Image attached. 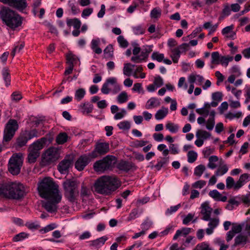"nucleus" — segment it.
Listing matches in <instances>:
<instances>
[{
	"label": "nucleus",
	"mask_w": 250,
	"mask_h": 250,
	"mask_svg": "<svg viewBox=\"0 0 250 250\" xmlns=\"http://www.w3.org/2000/svg\"><path fill=\"white\" fill-rule=\"evenodd\" d=\"M233 60L232 57L229 56H221V58L220 61V64H221L223 66L227 67L228 65L229 62Z\"/></svg>",
	"instance_id": "4d7b16f0"
},
{
	"label": "nucleus",
	"mask_w": 250,
	"mask_h": 250,
	"mask_svg": "<svg viewBox=\"0 0 250 250\" xmlns=\"http://www.w3.org/2000/svg\"><path fill=\"white\" fill-rule=\"evenodd\" d=\"M235 183L233 178L229 176L226 179V187L228 189L233 188L234 189Z\"/></svg>",
	"instance_id": "bf43d9fd"
},
{
	"label": "nucleus",
	"mask_w": 250,
	"mask_h": 250,
	"mask_svg": "<svg viewBox=\"0 0 250 250\" xmlns=\"http://www.w3.org/2000/svg\"><path fill=\"white\" fill-rule=\"evenodd\" d=\"M3 78L5 82L6 86H8L10 84L11 77L9 70L6 67L4 68L2 71Z\"/></svg>",
	"instance_id": "2f4dec72"
},
{
	"label": "nucleus",
	"mask_w": 250,
	"mask_h": 250,
	"mask_svg": "<svg viewBox=\"0 0 250 250\" xmlns=\"http://www.w3.org/2000/svg\"><path fill=\"white\" fill-rule=\"evenodd\" d=\"M24 133L27 137V139L30 140L35 137H38L40 136V134L38 130L36 129H32L30 131H25Z\"/></svg>",
	"instance_id": "4c0bfd02"
},
{
	"label": "nucleus",
	"mask_w": 250,
	"mask_h": 250,
	"mask_svg": "<svg viewBox=\"0 0 250 250\" xmlns=\"http://www.w3.org/2000/svg\"><path fill=\"white\" fill-rule=\"evenodd\" d=\"M153 45L144 46L142 51L141 52L142 56H144L147 60L149 53L152 51Z\"/></svg>",
	"instance_id": "79ce46f5"
},
{
	"label": "nucleus",
	"mask_w": 250,
	"mask_h": 250,
	"mask_svg": "<svg viewBox=\"0 0 250 250\" xmlns=\"http://www.w3.org/2000/svg\"><path fill=\"white\" fill-rule=\"evenodd\" d=\"M58 188V186L50 177L44 178L38 184V190L42 198L56 197L58 202L62 199Z\"/></svg>",
	"instance_id": "f03ea898"
},
{
	"label": "nucleus",
	"mask_w": 250,
	"mask_h": 250,
	"mask_svg": "<svg viewBox=\"0 0 250 250\" xmlns=\"http://www.w3.org/2000/svg\"><path fill=\"white\" fill-rule=\"evenodd\" d=\"M25 194L24 187L20 183H8L0 187V195L7 198L20 199Z\"/></svg>",
	"instance_id": "7ed1b4c3"
},
{
	"label": "nucleus",
	"mask_w": 250,
	"mask_h": 250,
	"mask_svg": "<svg viewBox=\"0 0 250 250\" xmlns=\"http://www.w3.org/2000/svg\"><path fill=\"white\" fill-rule=\"evenodd\" d=\"M161 15V10L160 8H155L153 9L150 13V16L152 18L157 19Z\"/></svg>",
	"instance_id": "052dcab7"
},
{
	"label": "nucleus",
	"mask_w": 250,
	"mask_h": 250,
	"mask_svg": "<svg viewBox=\"0 0 250 250\" xmlns=\"http://www.w3.org/2000/svg\"><path fill=\"white\" fill-rule=\"evenodd\" d=\"M115 163V157L108 155L102 160L96 161L93 168L97 172L103 173L110 169Z\"/></svg>",
	"instance_id": "0eeeda50"
},
{
	"label": "nucleus",
	"mask_w": 250,
	"mask_h": 250,
	"mask_svg": "<svg viewBox=\"0 0 250 250\" xmlns=\"http://www.w3.org/2000/svg\"><path fill=\"white\" fill-rule=\"evenodd\" d=\"M168 108L165 107H162V108L158 110L155 114V118L157 120H160L164 119L168 114Z\"/></svg>",
	"instance_id": "a878e982"
},
{
	"label": "nucleus",
	"mask_w": 250,
	"mask_h": 250,
	"mask_svg": "<svg viewBox=\"0 0 250 250\" xmlns=\"http://www.w3.org/2000/svg\"><path fill=\"white\" fill-rule=\"evenodd\" d=\"M208 194L216 201L226 202L227 199V197L226 196H222V194L216 189L210 191Z\"/></svg>",
	"instance_id": "5701e85b"
},
{
	"label": "nucleus",
	"mask_w": 250,
	"mask_h": 250,
	"mask_svg": "<svg viewBox=\"0 0 250 250\" xmlns=\"http://www.w3.org/2000/svg\"><path fill=\"white\" fill-rule=\"evenodd\" d=\"M100 42V39H97L92 40L91 43V49L95 53L97 54H100L102 52V49L99 47Z\"/></svg>",
	"instance_id": "cd10ccee"
},
{
	"label": "nucleus",
	"mask_w": 250,
	"mask_h": 250,
	"mask_svg": "<svg viewBox=\"0 0 250 250\" xmlns=\"http://www.w3.org/2000/svg\"><path fill=\"white\" fill-rule=\"evenodd\" d=\"M131 61L136 63H140L143 62H146V60L142 56V54L140 55H133L131 58Z\"/></svg>",
	"instance_id": "8fccbe9b"
},
{
	"label": "nucleus",
	"mask_w": 250,
	"mask_h": 250,
	"mask_svg": "<svg viewBox=\"0 0 250 250\" xmlns=\"http://www.w3.org/2000/svg\"><path fill=\"white\" fill-rule=\"evenodd\" d=\"M59 157L58 149L55 147H50L42 155L41 165L43 167L48 166L57 161Z\"/></svg>",
	"instance_id": "1a4fd4ad"
},
{
	"label": "nucleus",
	"mask_w": 250,
	"mask_h": 250,
	"mask_svg": "<svg viewBox=\"0 0 250 250\" xmlns=\"http://www.w3.org/2000/svg\"><path fill=\"white\" fill-rule=\"evenodd\" d=\"M91 193L90 190L86 187L83 184L82 186L81 190V195L83 197H87Z\"/></svg>",
	"instance_id": "6e6d98bb"
},
{
	"label": "nucleus",
	"mask_w": 250,
	"mask_h": 250,
	"mask_svg": "<svg viewBox=\"0 0 250 250\" xmlns=\"http://www.w3.org/2000/svg\"><path fill=\"white\" fill-rule=\"evenodd\" d=\"M66 60L68 64L72 65L73 66H74V64L78 62L77 57L72 53H69L67 55Z\"/></svg>",
	"instance_id": "49530a36"
},
{
	"label": "nucleus",
	"mask_w": 250,
	"mask_h": 250,
	"mask_svg": "<svg viewBox=\"0 0 250 250\" xmlns=\"http://www.w3.org/2000/svg\"><path fill=\"white\" fill-rule=\"evenodd\" d=\"M200 208V213L202 215V219L207 221L209 220L212 211V208L209 206V204L207 202L203 203Z\"/></svg>",
	"instance_id": "dca6fc26"
},
{
	"label": "nucleus",
	"mask_w": 250,
	"mask_h": 250,
	"mask_svg": "<svg viewBox=\"0 0 250 250\" xmlns=\"http://www.w3.org/2000/svg\"><path fill=\"white\" fill-rule=\"evenodd\" d=\"M151 57L153 60H156L158 62H161L164 59V54L156 51L153 52Z\"/></svg>",
	"instance_id": "603ef678"
},
{
	"label": "nucleus",
	"mask_w": 250,
	"mask_h": 250,
	"mask_svg": "<svg viewBox=\"0 0 250 250\" xmlns=\"http://www.w3.org/2000/svg\"><path fill=\"white\" fill-rule=\"evenodd\" d=\"M49 200L43 203L42 206L44 208L49 212H54L57 210V204L61 201H57V198L56 197L44 198Z\"/></svg>",
	"instance_id": "ddd939ff"
},
{
	"label": "nucleus",
	"mask_w": 250,
	"mask_h": 250,
	"mask_svg": "<svg viewBox=\"0 0 250 250\" xmlns=\"http://www.w3.org/2000/svg\"><path fill=\"white\" fill-rule=\"evenodd\" d=\"M166 127L172 133H177L179 129V126L178 125L172 123H167L166 125Z\"/></svg>",
	"instance_id": "58836bf2"
},
{
	"label": "nucleus",
	"mask_w": 250,
	"mask_h": 250,
	"mask_svg": "<svg viewBox=\"0 0 250 250\" xmlns=\"http://www.w3.org/2000/svg\"><path fill=\"white\" fill-rule=\"evenodd\" d=\"M67 134L65 132H62L58 135L56 141L58 144H63L67 141Z\"/></svg>",
	"instance_id": "f704fd0d"
},
{
	"label": "nucleus",
	"mask_w": 250,
	"mask_h": 250,
	"mask_svg": "<svg viewBox=\"0 0 250 250\" xmlns=\"http://www.w3.org/2000/svg\"><path fill=\"white\" fill-rule=\"evenodd\" d=\"M206 170V167L203 165H200L194 168V174L200 177L203 174V172Z\"/></svg>",
	"instance_id": "37998d69"
},
{
	"label": "nucleus",
	"mask_w": 250,
	"mask_h": 250,
	"mask_svg": "<svg viewBox=\"0 0 250 250\" xmlns=\"http://www.w3.org/2000/svg\"><path fill=\"white\" fill-rule=\"evenodd\" d=\"M215 112L214 110L211 111L209 113V117L206 122V128L209 130L213 129L215 125L214 117Z\"/></svg>",
	"instance_id": "393cba45"
},
{
	"label": "nucleus",
	"mask_w": 250,
	"mask_h": 250,
	"mask_svg": "<svg viewBox=\"0 0 250 250\" xmlns=\"http://www.w3.org/2000/svg\"><path fill=\"white\" fill-rule=\"evenodd\" d=\"M192 229L190 228H182L181 229L177 230L175 235L173 236L174 240H177L179 237L183 236L186 237L192 231Z\"/></svg>",
	"instance_id": "412c9836"
},
{
	"label": "nucleus",
	"mask_w": 250,
	"mask_h": 250,
	"mask_svg": "<svg viewBox=\"0 0 250 250\" xmlns=\"http://www.w3.org/2000/svg\"><path fill=\"white\" fill-rule=\"evenodd\" d=\"M0 17L3 23L12 29L21 26L22 18L14 11L7 7H3L0 11Z\"/></svg>",
	"instance_id": "20e7f679"
},
{
	"label": "nucleus",
	"mask_w": 250,
	"mask_h": 250,
	"mask_svg": "<svg viewBox=\"0 0 250 250\" xmlns=\"http://www.w3.org/2000/svg\"><path fill=\"white\" fill-rule=\"evenodd\" d=\"M229 170L227 165L225 164L218 168L215 172V175L217 176H222L228 172Z\"/></svg>",
	"instance_id": "09e8293b"
},
{
	"label": "nucleus",
	"mask_w": 250,
	"mask_h": 250,
	"mask_svg": "<svg viewBox=\"0 0 250 250\" xmlns=\"http://www.w3.org/2000/svg\"><path fill=\"white\" fill-rule=\"evenodd\" d=\"M218 161V158L215 155L211 156L208 159V167L211 169H214L217 166L215 163Z\"/></svg>",
	"instance_id": "ea45409f"
},
{
	"label": "nucleus",
	"mask_w": 250,
	"mask_h": 250,
	"mask_svg": "<svg viewBox=\"0 0 250 250\" xmlns=\"http://www.w3.org/2000/svg\"><path fill=\"white\" fill-rule=\"evenodd\" d=\"M171 54L170 57L172 59L173 62L177 63L178 62L180 57L181 50L177 48H171L170 49Z\"/></svg>",
	"instance_id": "c756f323"
},
{
	"label": "nucleus",
	"mask_w": 250,
	"mask_h": 250,
	"mask_svg": "<svg viewBox=\"0 0 250 250\" xmlns=\"http://www.w3.org/2000/svg\"><path fill=\"white\" fill-rule=\"evenodd\" d=\"M234 246H244L248 242V237L242 234L237 235L234 239Z\"/></svg>",
	"instance_id": "b1692460"
},
{
	"label": "nucleus",
	"mask_w": 250,
	"mask_h": 250,
	"mask_svg": "<svg viewBox=\"0 0 250 250\" xmlns=\"http://www.w3.org/2000/svg\"><path fill=\"white\" fill-rule=\"evenodd\" d=\"M181 205L180 204L177 205L176 206H171L169 208H167L166 211V214L167 215H170L173 213L176 212L178 209L181 208Z\"/></svg>",
	"instance_id": "13d9d810"
},
{
	"label": "nucleus",
	"mask_w": 250,
	"mask_h": 250,
	"mask_svg": "<svg viewBox=\"0 0 250 250\" xmlns=\"http://www.w3.org/2000/svg\"><path fill=\"white\" fill-rule=\"evenodd\" d=\"M105 57L112 59L113 58V47L111 44L108 45L104 50Z\"/></svg>",
	"instance_id": "c03bdc74"
},
{
	"label": "nucleus",
	"mask_w": 250,
	"mask_h": 250,
	"mask_svg": "<svg viewBox=\"0 0 250 250\" xmlns=\"http://www.w3.org/2000/svg\"><path fill=\"white\" fill-rule=\"evenodd\" d=\"M190 243H192V245L195 244L194 236H188L187 237L185 240L183 241L182 245L185 247H188Z\"/></svg>",
	"instance_id": "0e129e2a"
},
{
	"label": "nucleus",
	"mask_w": 250,
	"mask_h": 250,
	"mask_svg": "<svg viewBox=\"0 0 250 250\" xmlns=\"http://www.w3.org/2000/svg\"><path fill=\"white\" fill-rule=\"evenodd\" d=\"M68 5L70 8L72 13L73 15L78 14L80 12V10L78 6L76 0H69Z\"/></svg>",
	"instance_id": "bb28decb"
},
{
	"label": "nucleus",
	"mask_w": 250,
	"mask_h": 250,
	"mask_svg": "<svg viewBox=\"0 0 250 250\" xmlns=\"http://www.w3.org/2000/svg\"><path fill=\"white\" fill-rule=\"evenodd\" d=\"M107 240V237L103 236L96 240L90 241V246L95 247L96 248L100 247L103 245Z\"/></svg>",
	"instance_id": "c85d7f7f"
},
{
	"label": "nucleus",
	"mask_w": 250,
	"mask_h": 250,
	"mask_svg": "<svg viewBox=\"0 0 250 250\" xmlns=\"http://www.w3.org/2000/svg\"><path fill=\"white\" fill-rule=\"evenodd\" d=\"M117 168L120 170L125 172L129 170H135L137 169V167L134 163L131 162L126 161H121L117 165Z\"/></svg>",
	"instance_id": "f3484780"
},
{
	"label": "nucleus",
	"mask_w": 250,
	"mask_h": 250,
	"mask_svg": "<svg viewBox=\"0 0 250 250\" xmlns=\"http://www.w3.org/2000/svg\"><path fill=\"white\" fill-rule=\"evenodd\" d=\"M72 165V160L64 159L61 161L58 166L59 171L62 174L67 172L68 170Z\"/></svg>",
	"instance_id": "6ab92c4d"
},
{
	"label": "nucleus",
	"mask_w": 250,
	"mask_h": 250,
	"mask_svg": "<svg viewBox=\"0 0 250 250\" xmlns=\"http://www.w3.org/2000/svg\"><path fill=\"white\" fill-rule=\"evenodd\" d=\"M134 65H132L130 63H125L123 68V73L125 75L129 76L131 75L132 71L131 67H134Z\"/></svg>",
	"instance_id": "a18cd8bd"
},
{
	"label": "nucleus",
	"mask_w": 250,
	"mask_h": 250,
	"mask_svg": "<svg viewBox=\"0 0 250 250\" xmlns=\"http://www.w3.org/2000/svg\"><path fill=\"white\" fill-rule=\"evenodd\" d=\"M65 191V196L70 202H74L78 194V184L77 182L67 180L63 184Z\"/></svg>",
	"instance_id": "423d86ee"
},
{
	"label": "nucleus",
	"mask_w": 250,
	"mask_h": 250,
	"mask_svg": "<svg viewBox=\"0 0 250 250\" xmlns=\"http://www.w3.org/2000/svg\"><path fill=\"white\" fill-rule=\"evenodd\" d=\"M128 98L127 93L125 91L122 92L117 98V101L120 104L125 103L128 101Z\"/></svg>",
	"instance_id": "de8ad7c7"
},
{
	"label": "nucleus",
	"mask_w": 250,
	"mask_h": 250,
	"mask_svg": "<svg viewBox=\"0 0 250 250\" xmlns=\"http://www.w3.org/2000/svg\"><path fill=\"white\" fill-rule=\"evenodd\" d=\"M0 1L15 7L20 11L23 10L27 6L26 0H0Z\"/></svg>",
	"instance_id": "4468645a"
},
{
	"label": "nucleus",
	"mask_w": 250,
	"mask_h": 250,
	"mask_svg": "<svg viewBox=\"0 0 250 250\" xmlns=\"http://www.w3.org/2000/svg\"><path fill=\"white\" fill-rule=\"evenodd\" d=\"M121 90V86L117 82V79L114 77L108 78L103 84L101 92L104 94H108L110 92L116 94Z\"/></svg>",
	"instance_id": "9d476101"
},
{
	"label": "nucleus",
	"mask_w": 250,
	"mask_h": 250,
	"mask_svg": "<svg viewBox=\"0 0 250 250\" xmlns=\"http://www.w3.org/2000/svg\"><path fill=\"white\" fill-rule=\"evenodd\" d=\"M80 108L83 113H89L92 111L93 105L88 103L83 104L80 105Z\"/></svg>",
	"instance_id": "c9c22d12"
},
{
	"label": "nucleus",
	"mask_w": 250,
	"mask_h": 250,
	"mask_svg": "<svg viewBox=\"0 0 250 250\" xmlns=\"http://www.w3.org/2000/svg\"><path fill=\"white\" fill-rule=\"evenodd\" d=\"M196 136L198 138H201L202 140H206L211 136V134L203 130H198L196 133Z\"/></svg>",
	"instance_id": "473e14b6"
},
{
	"label": "nucleus",
	"mask_w": 250,
	"mask_h": 250,
	"mask_svg": "<svg viewBox=\"0 0 250 250\" xmlns=\"http://www.w3.org/2000/svg\"><path fill=\"white\" fill-rule=\"evenodd\" d=\"M133 31L136 35L143 34L145 32V28L142 25H138L133 27Z\"/></svg>",
	"instance_id": "69168bd1"
},
{
	"label": "nucleus",
	"mask_w": 250,
	"mask_h": 250,
	"mask_svg": "<svg viewBox=\"0 0 250 250\" xmlns=\"http://www.w3.org/2000/svg\"><path fill=\"white\" fill-rule=\"evenodd\" d=\"M23 159L21 154H13L8 162V170L13 175L18 174L21 171Z\"/></svg>",
	"instance_id": "6e6552de"
},
{
	"label": "nucleus",
	"mask_w": 250,
	"mask_h": 250,
	"mask_svg": "<svg viewBox=\"0 0 250 250\" xmlns=\"http://www.w3.org/2000/svg\"><path fill=\"white\" fill-rule=\"evenodd\" d=\"M194 250H214L209 244L206 242H204L196 245Z\"/></svg>",
	"instance_id": "72a5a7b5"
},
{
	"label": "nucleus",
	"mask_w": 250,
	"mask_h": 250,
	"mask_svg": "<svg viewBox=\"0 0 250 250\" xmlns=\"http://www.w3.org/2000/svg\"><path fill=\"white\" fill-rule=\"evenodd\" d=\"M117 41L121 47L126 48L128 45L127 41L125 39L123 36H119L117 38Z\"/></svg>",
	"instance_id": "680f3d73"
},
{
	"label": "nucleus",
	"mask_w": 250,
	"mask_h": 250,
	"mask_svg": "<svg viewBox=\"0 0 250 250\" xmlns=\"http://www.w3.org/2000/svg\"><path fill=\"white\" fill-rule=\"evenodd\" d=\"M120 185V181L116 177L103 176L95 181L94 188L98 193L109 195L116 190Z\"/></svg>",
	"instance_id": "f257e3e1"
},
{
	"label": "nucleus",
	"mask_w": 250,
	"mask_h": 250,
	"mask_svg": "<svg viewBox=\"0 0 250 250\" xmlns=\"http://www.w3.org/2000/svg\"><path fill=\"white\" fill-rule=\"evenodd\" d=\"M230 12L231 9L229 6L228 4L224 5V8L222 11V14L219 17V20L221 21L225 17L229 16L230 14Z\"/></svg>",
	"instance_id": "a19ab883"
},
{
	"label": "nucleus",
	"mask_w": 250,
	"mask_h": 250,
	"mask_svg": "<svg viewBox=\"0 0 250 250\" xmlns=\"http://www.w3.org/2000/svg\"><path fill=\"white\" fill-rule=\"evenodd\" d=\"M117 126L120 129L128 130L130 128V124L129 121H124L120 122Z\"/></svg>",
	"instance_id": "5fc2aeb1"
},
{
	"label": "nucleus",
	"mask_w": 250,
	"mask_h": 250,
	"mask_svg": "<svg viewBox=\"0 0 250 250\" xmlns=\"http://www.w3.org/2000/svg\"><path fill=\"white\" fill-rule=\"evenodd\" d=\"M211 63L212 64L216 65L220 64V61L221 58V56L220 55L218 52L216 51L212 52L211 55Z\"/></svg>",
	"instance_id": "e433bc0d"
},
{
	"label": "nucleus",
	"mask_w": 250,
	"mask_h": 250,
	"mask_svg": "<svg viewBox=\"0 0 250 250\" xmlns=\"http://www.w3.org/2000/svg\"><path fill=\"white\" fill-rule=\"evenodd\" d=\"M109 150V146L106 143H100L96 144L95 149L89 153L92 158H95L99 155L107 153Z\"/></svg>",
	"instance_id": "f8f14e48"
},
{
	"label": "nucleus",
	"mask_w": 250,
	"mask_h": 250,
	"mask_svg": "<svg viewBox=\"0 0 250 250\" xmlns=\"http://www.w3.org/2000/svg\"><path fill=\"white\" fill-rule=\"evenodd\" d=\"M208 226L209 227L214 229L218 225L219 222V219L218 218H210L209 219Z\"/></svg>",
	"instance_id": "e2e57ef3"
},
{
	"label": "nucleus",
	"mask_w": 250,
	"mask_h": 250,
	"mask_svg": "<svg viewBox=\"0 0 250 250\" xmlns=\"http://www.w3.org/2000/svg\"><path fill=\"white\" fill-rule=\"evenodd\" d=\"M92 159L88 155H83L81 156L75 163V167L79 171L84 169L85 167L90 162Z\"/></svg>",
	"instance_id": "2eb2a0df"
},
{
	"label": "nucleus",
	"mask_w": 250,
	"mask_h": 250,
	"mask_svg": "<svg viewBox=\"0 0 250 250\" xmlns=\"http://www.w3.org/2000/svg\"><path fill=\"white\" fill-rule=\"evenodd\" d=\"M160 104V101L158 99L155 97H151L147 101L145 105V108L146 109L154 108L159 106Z\"/></svg>",
	"instance_id": "4be33fe9"
},
{
	"label": "nucleus",
	"mask_w": 250,
	"mask_h": 250,
	"mask_svg": "<svg viewBox=\"0 0 250 250\" xmlns=\"http://www.w3.org/2000/svg\"><path fill=\"white\" fill-rule=\"evenodd\" d=\"M18 128L19 125L16 120H9L6 124L4 130L3 139L4 141L6 142L9 141L13 138Z\"/></svg>",
	"instance_id": "9b49d317"
},
{
	"label": "nucleus",
	"mask_w": 250,
	"mask_h": 250,
	"mask_svg": "<svg viewBox=\"0 0 250 250\" xmlns=\"http://www.w3.org/2000/svg\"><path fill=\"white\" fill-rule=\"evenodd\" d=\"M233 24L227 26L222 29V34L227 39L234 40L236 38V33L233 31Z\"/></svg>",
	"instance_id": "a211bd4d"
},
{
	"label": "nucleus",
	"mask_w": 250,
	"mask_h": 250,
	"mask_svg": "<svg viewBox=\"0 0 250 250\" xmlns=\"http://www.w3.org/2000/svg\"><path fill=\"white\" fill-rule=\"evenodd\" d=\"M46 141L45 138H42L32 144L28 147L27 160L29 163H35L40 155V150L43 147Z\"/></svg>",
	"instance_id": "39448f33"
},
{
	"label": "nucleus",
	"mask_w": 250,
	"mask_h": 250,
	"mask_svg": "<svg viewBox=\"0 0 250 250\" xmlns=\"http://www.w3.org/2000/svg\"><path fill=\"white\" fill-rule=\"evenodd\" d=\"M85 94V91L83 88H79L76 90L75 94V99L78 101H81L84 96Z\"/></svg>",
	"instance_id": "864d4df0"
},
{
	"label": "nucleus",
	"mask_w": 250,
	"mask_h": 250,
	"mask_svg": "<svg viewBox=\"0 0 250 250\" xmlns=\"http://www.w3.org/2000/svg\"><path fill=\"white\" fill-rule=\"evenodd\" d=\"M169 151L172 154L176 155L179 153V149L177 144H171L169 146Z\"/></svg>",
	"instance_id": "338daca9"
},
{
	"label": "nucleus",
	"mask_w": 250,
	"mask_h": 250,
	"mask_svg": "<svg viewBox=\"0 0 250 250\" xmlns=\"http://www.w3.org/2000/svg\"><path fill=\"white\" fill-rule=\"evenodd\" d=\"M148 143L147 141L136 140L133 142V146L135 147H141L145 146Z\"/></svg>",
	"instance_id": "774afa93"
},
{
	"label": "nucleus",
	"mask_w": 250,
	"mask_h": 250,
	"mask_svg": "<svg viewBox=\"0 0 250 250\" xmlns=\"http://www.w3.org/2000/svg\"><path fill=\"white\" fill-rule=\"evenodd\" d=\"M187 156L188 162L192 163L196 160L197 153L193 150H190L188 152Z\"/></svg>",
	"instance_id": "3c124183"
},
{
	"label": "nucleus",
	"mask_w": 250,
	"mask_h": 250,
	"mask_svg": "<svg viewBox=\"0 0 250 250\" xmlns=\"http://www.w3.org/2000/svg\"><path fill=\"white\" fill-rule=\"evenodd\" d=\"M250 174L244 173L240 175L239 180L235 183L234 190H238L250 181Z\"/></svg>",
	"instance_id": "aec40b11"
},
{
	"label": "nucleus",
	"mask_w": 250,
	"mask_h": 250,
	"mask_svg": "<svg viewBox=\"0 0 250 250\" xmlns=\"http://www.w3.org/2000/svg\"><path fill=\"white\" fill-rule=\"evenodd\" d=\"M28 139L24 133L21 134L17 140V145L19 147H21L26 145Z\"/></svg>",
	"instance_id": "7c9ffc66"
}]
</instances>
